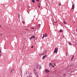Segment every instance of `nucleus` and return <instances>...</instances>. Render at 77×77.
<instances>
[{
	"mask_svg": "<svg viewBox=\"0 0 77 77\" xmlns=\"http://www.w3.org/2000/svg\"><path fill=\"white\" fill-rule=\"evenodd\" d=\"M34 68H35L37 69H41V66H39L38 64L34 65Z\"/></svg>",
	"mask_w": 77,
	"mask_h": 77,
	"instance_id": "nucleus-1",
	"label": "nucleus"
},
{
	"mask_svg": "<svg viewBox=\"0 0 77 77\" xmlns=\"http://www.w3.org/2000/svg\"><path fill=\"white\" fill-rule=\"evenodd\" d=\"M57 50H58V48H55V50L54 51V53H57Z\"/></svg>",
	"mask_w": 77,
	"mask_h": 77,
	"instance_id": "nucleus-2",
	"label": "nucleus"
},
{
	"mask_svg": "<svg viewBox=\"0 0 77 77\" xmlns=\"http://www.w3.org/2000/svg\"><path fill=\"white\" fill-rule=\"evenodd\" d=\"M47 55L46 54L45 55V56H43L42 57V59H44L45 57H46L47 56Z\"/></svg>",
	"mask_w": 77,
	"mask_h": 77,
	"instance_id": "nucleus-3",
	"label": "nucleus"
},
{
	"mask_svg": "<svg viewBox=\"0 0 77 77\" xmlns=\"http://www.w3.org/2000/svg\"><path fill=\"white\" fill-rule=\"evenodd\" d=\"M45 71L46 72H50V71H49V70L47 69H45Z\"/></svg>",
	"mask_w": 77,
	"mask_h": 77,
	"instance_id": "nucleus-4",
	"label": "nucleus"
},
{
	"mask_svg": "<svg viewBox=\"0 0 77 77\" xmlns=\"http://www.w3.org/2000/svg\"><path fill=\"white\" fill-rule=\"evenodd\" d=\"M33 72H34V73H35V74H36V73H37V71H36V70L35 69H34L33 70Z\"/></svg>",
	"mask_w": 77,
	"mask_h": 77,
	"instance_id": "nucleus-5",
	"label": "nucleus"
},
{
	"mask_svg": "<svg viewBox=\"0 0 77 77\" xmlns=\"http://www.w3.org/2000/svg\"><path fill=\"white\" fill-rule=\"evenodd\" d=\"M74 9V4H73L72 7V10Z\"/></svg>",
	"mask_w": 77,
	"mask_h": 77,
	"instance_id": "nucleus-6",
	"label": "nucleus"
},
{
	"mask_svg": "<svg viewBox=\"0 0 77 77\" xmlns=\"http://www.w3.org/2000/svg\"><path fill=\"white\" fill-rule=\"evenodd\" d=\"M44 35H45V38L47 37V36H48L47 34L46 33H45V34Z\"/></svg>",
	"mask_w": 77,
	"mask_h": 77,
	"instance_id": "nucleus-7",
	"label": "nucleus"
},
{
	"mask_svg": "<svg viewBox=\"0 0 77 77\" xmlns=\"http://www.w3.org/2000/svg\"><path fill=\"white\" fill-rule=\"evenodd\" d=\"M14 69H13L11 70V74H12V73L13 72V71H14Z\"/></svg>",
	"mask_w": 77,
	"mask_h": 77,
	"instance_id": "nucleus-8",
	"label": "nucleus"
},
{
	"mask_svg": "<svg viewBox=\"0 0 77 77\" xmlns=\"http://www.w3.org/2000/svg\"><path fill=\"white\" fill-rule=\"evenodd\" d=\"M47 51V50L45 52V53H43L42 54V55H44V54H46V52Z\"/></svg>",
	"mask_w": 77,
	"mask_h": 77,
	"instance_id": "nucleus-9",
	"label": "nucleus"
},
{
	"mask_svg": "<svg viewBox=\"0 0 77 77\" xmlns=\"http://www.w3.org/2000/svg\"><path fill=\"white\" fill-rule=\"evenodd\" d=\"M2 56V51H1V50H0V57Z\"/></svg>",
	"mask_w": 77,
	"mask_h": 77,
	"instance_id": "nucleus-10",
	"label": "nucleus"
},
{
	"mask_svg": "<svg viewBox=\"0 0 77 77\" xmlns=\"http://www.w3.org/2000/svg\"><path fill=\"white\" fill-rule=\"evenodd\" d=\"M32 38L33 39H33H35V36L33 35L32 36Z\"/></svg>",
	"mask_w": 77,
	"mask_h": 77,
	"instance_id": "nucleus-11",
	"label": "nucleus"
},
{
	"mask_svg": "<svg viewBox=\"0 0 77 77\" xmlns=\"http://www.w3.org/2000/svg\"><path fill=\"white\" fill-rule=\"evenodd\" d=\"M63 23L65 24H66V22L65 21V20H63Z\"/></svg>",
	"mask_w": 77,
	"mask_h": 77,
	"instance_id": "nucleus-12",
	"label": "nucleus"
},
{
	"mask_svg": "<svg viewBox=\"0 0 77 77\" xmlns=\"http://www.w3.org/2000/svg\"><path fill=\"white\" fill-rule=\"evenodd\" d=\"M74 57V55H73L72 56V59H73V58Z\"/></svg>",
	"mask_w": 77,
	"mask_h": 77,
	"instance_id": "nucleus-13",
	"label": "nucleus"
},
{
	"mask_svg": "<svg viewBox=\"0 0 77 77\" xmlns=\"http://www.w3.org/2000/svg\"><path fill=\"white\" fill-rule=\"evenodd\" d=\"M59 32H60V33H62V30H60Z\"/></svg>",
	"mask_w": 77,
	"mask_h": 77,
	"instance_id": "nucleus-14",
	"label": "nucleus"
},
{
	"mask_svg": "<svg viewBox=\"0 0 77 77\" xmlns=\"http://www.w3.org/2000/svg\"><path fill=\"white\" fill-rule=\"evenodd\" d=\"M49 66H51V63H49Z\"/></svg>",
	"mask_w": 77,
	"mask_h": 77,
	"instance_id": "nucleus-15",
	"label": "nucleus"
},
{
	"mask_svg": "<svg viewBox=\"0 0 77 77\" xmlns=\"http://www.w3.org/2000/svg\"><path fill=\"white\" fill-rule=\"evenodd\" d=\"M20 14H18V18H19V19H20Z\"/></svg>",
	"mask_w": 77,
	"mask_h": 77,
	"instance_id": "nucleus-16",
	"label": "nucleus"
},
{
	"mask_svg": "<svg viewBox=\"0 0 77 77\" xmlns=\"http://www.w3.org/2000/svg\"><path fill=\"white\" fill-rule=\"evenodd\" d=\"M32 2H33V3H35V0H32Z\"/></svg>",
	"mask_w": 77,
	"mask_h": 77,
	"instance_id": "nucleus-17",
	"label": "nucleus"
},
{
	"mask_svg": "<svg viewBox=\"0 0 77 77\" xmlns=\"http://www.w3.org/2000/svg\"><path fill=\"white\" fill-rule=\"evenodd\" d=\"M35 74H36V75H37V77H38V75L37 73H35Z\"/></svg>",
	"mask_w": 77,
	"mask_h": 77,
	"instance_id": "nucleus-18",
	"label": "nucleus"
},
{
	"mask_svg": "<svg viewBox=\"0 0 77 77\" xmlns=\"http://www.w3.org/2000/svg\"><path fill=\"white\" fill-rule=\"evenodd\" d=\"M69 44L70 45H72V44L71 43H70V42H69Z\"/></svg>",
	"mask_w": 77,
	"mask_h": 77,
	"instance_id": "nucleus-19",
	"label": "nucleus"
},
{
	"mask_svg": "<svg viewBox=\"0 0 77 77\" xmlns=\"http://www.w3.org/2000/svg\"><path fill=\"white\" fill-rule=\"evenodd\" d=\"M52 66L53 68H54V65H52Z\"/></svg>",
	"mask_w": 77,
	"mask_h": 77,
	"instance_id": "nucleus-20",
	"label": "nucleus"
},
{
	"mask_svg": "<svg viewBox=\"0 0 77 77\" xmlns=\"http://www.w3.org/2000/svg\"><path fill=\"white\" fill-rule=\"evenodd\" d=\"M20 72H21V74H22L23 72H22V71L21 70H20Z\"/></svg>",
	"mask_w": 77,
	"mask_h": 77,
	"instance_id": "nucleus-21",
	"label": "nucleus"
},
{
	"mask_svg": "<svg viewBox=\"0 0 77 77\" xmlns=\"http://www.w3.org/2000/svg\"><path fill=\"white\" fill-rule=\"evenodd\" d=\"M30 39H32V37L31 36V38H29Z\"/></svg>",
	"mask_w": 77,
	"mask_h": 77,
	"instance_id": "nucleus-22",
	"label": "nucleus"
},
{
	"mask_svg": "<svg viewBox=\"0 0 77 77\" xmlns=\"http://www.w3.org/2000/svg\"><path fill=\"white\" fill-rule=\"evenodd\" d=\"M23 24H24V23H25V22L24 21H23Z\"/></svg>",
	"mask_w": 77,
	"mask_h": 77,
	"instance_id": "nucleus-23",
	"label": "nucleus"
},
{
	"mask_svg": "<svg viewBox=\"0 0 77 77\" xmlns=\"http://www.w3.org/2000/svg\"><path fill=\"white\" fill-rule=\"evenodd\" d=\"M31 29H34V28H33V27H31Z\"/></svg>",
	"mask_w": 77,
	"mask_h": 77,
	"instance_id": "nucleus-24",
	"label": "nucleus"
},
{
	"mask_svg": "<svg viewBox=\"0 0 77 77\" xmlns=\"http://www.w3.org/2000/svg\"><path fill=\"white\" fill-rule=\"evenodd\" d=\"M43 37L44 38L45 37V35H44V34H43Z\"/></svg>",
	"mask_w": 77,
	"mask_h": 77,
	"instance_id": "nucleus-25",
	"label": "nucleus"
},
{
	"mask_svg": "<svg viewBox=\"0 0 77 77\" xmlns=\"http://www.w3.org/2000/svg\"><path fill=\"white\" fill-rule=\"evenodd\" d=\"M36 1H37V2H39V0H36Z\"/></svg>",
	"mask_w": 77,
	"mask_h": 77,
	"instance_id": "nucleus-26",
	"label": "nucleus"
},
{
	"mask_svg": "<svg viewBox=\"0 0 77 77\" xmlns=\"http://www.w3.org/2000/svg\"><path fill=\"white\" fill-rule=\"evenodd\" d=\"M20 75H21V77H22V74H21V73H20Z\"/></svg>",
	"mask_w": 77,
	"mask_h": 77,
	"instance_id": "nucleus-27",
	"label": "nucleus"
},
{
	"mask_svg": "<svg viewBox=\"0 0 77 77\" xmlns=\"http://www.w3.org/2000/svg\"><path fill=\"white\" fill-rule=\"evenodd\" d=\"M29 77H32V76H29Z\"/></svg>",
	"mask_w": 77,
	"mask_h": 77,
	"instance_id": "nucleus-28",
	"label": "nucleus"
},
{
	"mask_svg": "<svg viewBox=\"0 0 77 77\" xmlns=\"http://www.w3.org/2000/svg\"><path fill=\"white\" fill-rule=\"evenodd\" d=\"M31 48H33V46H32L31 47Z\"/></svg>",
	"mask_w": 77,
	"mask_h": 77,
	"instance_id": "nucleus-29",
	"label": "nucleus"
},
{
	"mask_svg": "<svg viewBox=\"0 0 77 77\" xmlns=\"http://www.w3.org/2000/svg\"><path fill=\"white\" fill-rule=\"evenodd\" d=\"M40 7H41L40 6V5L38 6V8H40Z\"/></svg>",
	"mask_w": 77,
	"mask_h": 77,
	"instance_id": "nucleus-30",
	"label": "nucleus"
},
{
	"mask_svg": "<svg viewBox=\"0 0 77 77\" xmlns=\"http://www.w3.org/2000/svg\"><path fill=\"white\" fill-rule=\"evenodd\" d=\"M25 30H28V29H25Z\"/></svg>",
	"mask_w": 77,
	"mask_h": 77,
	"instance_id": "nucleus-31",
	"label": "nucleus"
},
{
	"mask_svg": "<svg viewBox=\"0 0 77 77\" xmlns=\"http://www.w3.org/2000/svg\"><path fill=\"white\" fill-rule=\"evenodd\" d=\"M44 37H42V39H44Z\"/></svg>",
	"mask_w": 77,
	"mask_h": 77,
	"instance_id": "nucleus-32",
	"label": "nucleus"
},
{
	"mask_svg": "<svg viewBox=\"0 0 77 77\" xmlns=\"http://www.w3.org/2000/svg\"><path fill=\"white\" fill-rule=\"evenodd\" d=\"M28 8H30V7H29V6H28Z\"/></svg>",
	"mask_w": 77,
	"mask_h": 77,
	"instance_id": "nucleus-33",
	"label": "nucleus"
},
{
	"mask_svg": "<svg viewBox=\"0 0 77 77\" xmlns=\"http://www.w3.org/2000/svg\"><path fill=\"white\" fill-rule=\"evenodd\" d=\"M54 65H55V66H56V64H55V63H54Z\"/></svg>",
	"mask_w": 77,
	"mask_h": 77,
	"instance_id": "nucleus-34",
	"label": "nucleus"
},
{
	"mask_svg": "<svg viewBox=\"0 0 77 77\" xmlns=\"http://www.w3.org/2000/svg\"><path fill=\"white\" fill-rule=\"evenodd\" d=\"M59 5H60V3L59 4Z\"/></svg>",
	"mask_w": 77,
	"mask_h": 77,
	"instance_id": "nucleus-35",
	"label": "nucleus"
},
{
	"mask_svg": "<svg viewBox=\"0 0 77 77\" xmlns=\"http://www.w3.org/2000/svg\"><path fill=\"white\" fill-rule=\"evenodd\" d=\"M65 75V74H63V75Z\"/></svg>",
	"mask_w": 77,
	"mask_h": 77,
	"instance_id": "nucleus-36",
	"label": "nucleus"
},
{
	"mask_svg": "<svg viewBox=\"0 0 77 77\" xmlns=\"http://www.w3.org/2000/svg\"><path fill=\"white\" fill-rule=\"evenodd\" d=\"M40 5H41V3H40Z\"/></svg>",
	"mask_w": 77,
	"mask_h": 77,
	"instance_id": "nucleus-37",
	"label": "nucleus"
},
{
	"mask_svg": "<svg viewBox=\"0 0 77 77\" xmlns=\"http://www.w3.org/2000/svg\"><path fill=\"white\" fill-rule=\"evenodd\" d=\"M63 37H64V35H63Z\"/></svg>",
	"mask_w": 77,
	"mask_h": 77,
	"instance_id": "nucleus-38",
	"label": "nucleus"
},
{
	"mask_svg": "<svg viewBox=\"0 0 77 77\" xmlns=\"http://www.w3.org/2000/svg\"><path fill=\"white\" fill-rule=\"evenodd\" d=\"M22 1V0H20V1Z\"/></svg>",
	"mask_w": 77,
	"mask_h": 77,
	"instance_id": "nucleus-39",
	"label": "nucleus"
},
{
	"mask_svg": "<svg viewBox=\"0 0 77 77\" xmlns=\"http://www.w3.org/2000/svg\"><path fill=\"white\" fill-rule=\"evenodd\" d=\"M76 31H77V29H76Z\"/></svg>",
	"mask_w": 77,
	"mask_h": 77,
	"instance_id": "nucleus-40",
	"label": "nucleus"
},
{
	"mask_svg": "<svg viewBox=\"0 0 77 77\" xmlns=\"http://www.w3.org/2000/svg\"><path fill=\"white\" fill-rule=\"evenodd\" d=\"M45 0V1H46V0Z\"/></svg>",
	"mask_w": 77,
	"mask_h": 77,
	"instance_id": "nucleus-41",
	"label": "nucleus"
},
{
	"mask_svg": "<svg viewBox=\"0 0 77 77\" xmlns=\"http://www.w3.org/2000/svg\"><path fill=\"white\" fill-rule=\"evenodd\" d=\"M0 27H1V26H0Z\"/></svg>",
	"mask_w": 77,
	"mask_h": 77,
	"instance_id": "nucleus-42",
	"label": "nucleus"
},
{
	"mask_svg": "<svg viewBox=\"0 0 77 77\" xmlns=\"http://www.w3.org/2000/svg\"><path fill=\"white\" fill-rule=\"evenodd\" d=\"M28 14H29V13Z\"/></svg>",
	"mask_w": 77,
	"mask_h": 77,
	"instance_id": "nucleus-43",
	"label": "nucleus"
}]
</instances>
